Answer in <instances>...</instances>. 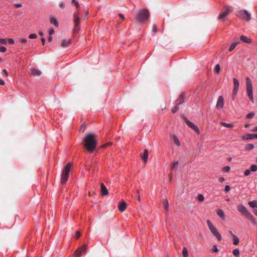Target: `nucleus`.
Masks as SVG:
<instances>
[{"instance_id":"obj_6","label":"nucleus","mask_w":257,"mask_h":257,"mask_svg":"<svg viewBox=\"0 0 257 257\" xmlns=\"http://www.w3.org/2000/svg\"><path fill=\"white\" fill-rule=\"evenodd\" d=\"M207 224L211 232L216 237L218 241H221L222 240L221 236L217 231L216 228L214 226L212 222L210 220H208L207 221Z\"/></svg>"},{"instance_id":"obj_30","label":"nucleus","mask_w":257,"mask_h":257,"mask_svg":"<svg viewBox=\"0 0 257 257\" xmlns=\"http://www.w3.org/2000/svg\"><path fill=\"white\" fill-rule=\"evenodd\" d=\"M220 124L226 127H232L233 126V124L232 123H227L223 121L220 122Z\"/></svg>"},{"instance_id":"obj_59","label":"nucleus","mask_w":257,"mask_h":257,"mask_svg":"<svg viewBox=\"0 0 257 257\" xmlns=\"http://www.w3.org/2000/svg\"><path fill=\"white\" fill-rule=\"evenodd\" d=\"M52 37L51 36H50L48 38V41L50 42L52 41Z\"/></svg>"},{"instance_id":"obj_50","label":"nucleus","mask_w":257,"mask_h":257,"mask_svg":"<svg viewBox=\"0 0 257 257\" xmlns=\"http://www.w3.org/2000/svg\"><path fill=\"white\" fill-rule=\"evenodd\" d=\"M111 144H112V143H111V142L107 143L103 145V146H102V148L106 147V146H110Z\"/></svg>"},{"instance_id":"obj_42","label":"nucleus","mask_w":257,"mask_h":257,"mask_svg":"<svg viewBox=\"0 0 257 257\" xmlns=\"http://www.w3.org/2000/svg\"><path fill=\"white\" fill-rule=\"evenodd\" d=\"M0 43L6 45L7 43V40L5 39H0Z\"/></svg>"},{"instance_id":"obj_47","label":"nucleus","mask_w":257,"mask_h":257,"mask_svg":"<svg viewBox=\"0 0 257 257\" xmlns=\"http://www.w3.org/2000/svg\"><path fill=\"white\" fill-rule=\"evenodd\" d=\"M237 93V91H236L235 92H234V90H233V92H232V100H234L235 97V96L236 95Z\"/></svg>"},{"instance_id":"obj_2","label":"nucleus","mask_w":257,"mask_h":257,"mask_svg":"<svg viewBox=\"0 0 257 257\" xmlns=\"http://www.w3.org/2000/svg\"><path fill=\"white\" fill-rule=\"evenodd\" d=\"M149 11L146 9H143L138 11L135 18L137 22L144 23L149 19Z\"/></svg>"},{"instance_id":"obj_24","label":"nucleus","mask_w":257,"mask_h":257,"mask_svg":"<svg viewBox=\"0 0 257 257\" xmlns=\"http://www.w3.org/2000/svg\"><path fill=\"white\" fill-rule=\"evenodd\" d=\"M51 24L54 25L55 27L58 26V22L55 17H51L50 19Z\"/></svg>"},{"instance_id":"obj_43","label":"nucleus","mask_w":257,"mask_h":257,"mask_svg":"<svg viewBox=\"0 0 257 257\" xmlns=\"http://www.w3.org/2000/svg\"><path fill=\"white\" fill-rule=\"evenodd\" d=\"M230 169V168L228 166H226L223 168V171L225 172H228Z\"/></svg>"},{"instance_id":"obj_29","label":"nucleus","mask_w":257,"mask_h":257,"mask_svg":"<svg viewBox=\"0 0 257 257\" xmlns=\"http://www.w3.org/2000/svg\"><path fill=\"white\" fill-rule=\"evenodd\" d=\"M232 237L233 238V244L234 245H237L239 242L238 238L234 234H232Z\"/></svg>"},{"instance_id":"obj_45","label":"nucleus","mask_w":257,"mask_h":257,"mask_svg":"<svg viewBox=\"0 0 257 257\" xmlns=\"http://www.w3.org/2000/svg\"><path fill=\"white\" fill-rule=\"evenodd\" d=\"M7 50V48L5 47H0V52H5Z\"/></svg>"},{"instance_id":"obj_53","label":"nucleus","mask_w":257,"mask_h":257,"mask_svg":"<svg viewBox=\"0 0 257 257\" xmlns=\"http://www.w3.org/2000/svg\"><path fill=\"white\" fill-rule=\"evenodd\" d=\"M16 8H21L22 6V5L21 4H16L15 5Z\"/></svg>"},{"instance_id":"obj_1","label":"nucleus","mask_w":257,"mask_h":257,"mask_svg":"<svg viewBox=\"0 0 257 257\" xmlns=\"http://www.w3.org/2000/svg\"><path fill=\"white\" fill-rule=\"evenodd\" d=\"M84 147L89 152H92L96 147V140L92 134H89L83 139Z\"/></svg>"},{"instance_id":"obj_38","label":"nucleus","mask_w":257,"mask_h":257,"mask_svg":"<svg viewBox=\"0 0 257 257\" xmlns=\"http://www.w3.org/2000/svg\"><path fill=\"white\" fill-rule=\"evenodd\" d=\"M179 109L178 105H177V103L176 104L175 106L172 109V112L174 113L177 112Z\"/></svg>"},{"instance_id":"obj_18","label":"nucleus","mask_w":257,"mask_h":257,"mask_svg":"<svg viewBox=\"0 0 257 257\" xmlns=\"http://www.w3.org/2000/svg\"><path fill=\"white\" fill-rule=\"evenodd\" d=\"M171 138L177 146H180V142L176 135L171 134Z\"/></svg>"},{"instance_id":"obj_13","label":"nucleus","mask_w":257,"mask_h":257,"mask_svg":"<svg viewBox=\"0 0 257 257\" xmlns=\"http://www.w3.org/2000/svg\"><path fill=\"white\" fill-rule=\"evenodd\" d=\"M72 43L71 39H64L62 41L61 43V47L62 48H67L70 46Z\"/></svg>"},{"instance_id":"obj_36","label":"nucleus","mask_w":257,"mask_h":257,"mask_svg":"<svg viewBox=\"0 0 257 257\" xmlns=\"http://www.w3.org/2000/svg\"><path fill=\"white\" fill-rule=\"evenodd\" d=\"M254 115H255V113L254 112H251L246 115V117L247 118H250L253 117Z\"/></svg>"},{"instance_id":"obj_9","label":"nucleus","mask_w":257,"mask_h":257,"mask_svg":"<svg viewBox=\"0 0 257 257\" xmlns=\"http://www.w3.org/2000/svg\"><path fill=\"white\" fill-rule=\"evenodd\" d=\"M87 248V245L84 244L82 246L80 247L74 252L75 257H79L81 254L85 253Z\"/></svg>"},{"instance_id":"obj_25","label":"nucleus","mask_w":257,"mask_h":257,"mask_svg":"<svg viewBox=\"0 0 257 257\" xmlns=\"http://www.w3.org/2000/svg\"><path fill=\"white\" fill-rule=\"evenodd\" d=\"M163 204L166 211L168 212L169 210V202L168 200L167 199L164 200L163 201Z\"/></svg>"},{"instance_id":"obj_28","label":"nucleus","mask_w":257,"mask_h":257,"mask_svg":"<svg viewBox=\"0 0 257 257\" xmlns=\"http://www.w3.org/2000/svg\"><path fill=\"white\" fill-rule=\"evenodd\" d=\"M254 148V146L252 144H248L245 146V150L247 151H250L253 149Z\"/></svg>"},{"instance_id":"obj_39","label":"nucleus","mask_w":257,"mask_h":257,"mask_svg":"<svg viewBox=\"0 0 257 257\" xmlns=\"http://www.w3.org/2000/svg\"><path fill=\"white\" fill-rule=\"evenodd\" d=\"M37 35L36 34H31L29 36L30 39H35L37 38Z\"/></svg>"},{"instance_id":"obj_34","label":"nucleus","mask_w":257,"mask_h":257,"mask_svg":"<svg viewBox=\"0 0 257 257\" xmlns=\"http://www.w3.org/2000/svg\"><path fill=\"white\" fill-rule=\"evenodd\" d=\"M232 253L234 256H238L239 255V250L238 249H235L233 250Z\"/></svg>"},{"instance_id":"obj_10","label":"nucleus","mask_w":257,"mask_h":257,"mask_svg":"<svg viewBox=\"0 0 257 257\" xmlns=\"http://www.w3.org/2000/svg\"><path fill=\"white\" fill-rule=\"evenodd\" d=\"M184 120L186 123L192 130H193L195 132H196L198 134L200 133L199 130L195 124L193 122L190 121L187 118L184 117Z\"/></svg>"},{"instance_id":"obj_60","label":"nucleus","mask_w":257,"mask_h":257,"mask_svg":"<svg viewBox=\"0 0 257 257\" xmlns=\"http://www.w3.org/2000/svg\"><path fill=\"white\" fill-rule=\"evenodd\" d=\"M5 84V81L3 80L2 79H0V85H4Z\"/></svg>"},{"instance_id":"obj_19","label":"nucleus","mask_w":257,"mask_h":257,"mask_svg":"<svg viewBox=\"0 0 257 257\" xmlns=\"http://www.w3.org/2000/svg\"><path fill=\"white\" fill-rule=\"evenodd\" d=\"M31 72L32 75H33L34 76H40L41 74V71L36 68H31Z\"/></svg>"},{"instance_id":"obj_40","label":"nucleus","mask_w":257,"mask_h":257,"mask_svg":"<svg viewBox=\"0 0 257 257\" xmlns=\"http://www.w3.org/2000/svg\"><path fill=\"white\" fill-rule=\"evenodd\" d=\"M20 42L21 43L25 44L27 43V40L26 38H21L20 39Z\"/></svg>"},{"instance_id":"obj_27","label":"nucleus","mask_w":257,"mask_h":257,"mask_svg":"<svg viewBox=\"0 0 257 257\" xmlns=\"http://www.w3.org/2000/svg\"><path fill=\"white\" fill-rule=\"evenodd\" d=\"M248 205L252 208H257V201H249L248 202Z\"/></svg>"},{"instance_id":"obj_23","label":"nucleus","mask_w":257,"mask_h":257,"mask_svg":"<svg viewBox=\"0 0 257 257\" xmlns=\"http://www.w3.org/2000/svg\"><path fill=\"white\" fill-rule=\"evenodd\" d=\"M217 215L222 219L224 220L225 219V215H224V212L221 209H218L217 211Z\"/></svg>"},{"instance_id":"obj_61","label":"nucleus","mask_w":257,"mask_h":257,"mask_svg":"<svg viewBox=\"0 0 257 257\" xmlns=\"http://www.w3.org/2000/svg\"><path fill=\"white\" fill-rule=\"evenodd\" d=\"M251 131L254 132H257V126H255L254 128H253Z\"/></svg>"},{"instance_id":"obj_31","label":"nucleus","mask_w":257,"mask_h":257,"mask_svg":"<svg viewBox=\"0 0 257 257\" xmlns=\"http://www.w3.org/2000/svg\"><path fill=\"white\" fill-rule=\"evenodd\" d=\"M178 162L177 161H176V162H174L172 165L171 166V170H175V169L177 168H178Z\"/></svg>"},{"instance_id":"obj_8","label":"nucleus","mask_w":257,"mask_h":257,"mask_svg":"<svg viewBox=\"0 0 257 257\" xmlns=\"http://www.w3.org/2000/svg\"><path fill=\"white\" fill-rule=\"evenodd\" d=\"M236 16L238 18L247 21H249L251 19L250 15L246 10H240L238 11L236 14Z\"/></svg>"},{"instance_id":"obj_4","label":"nucleus","mask_w":257,"mask_h":257,"mask_svg":"<svg viewBox=\"0 0 257 257\" xmlns=\"http://www.w3.org/2000/svg\"><path fill=\"white\" fill-rule=\"evenodd\" d=\"M72 165V163L70 162H69L67 164L64 169L63 170L62 174H61V183L62 184H65L69 177V174L70 170V168Z\"/></svg>"},{"instance_id":"obj_57","label":"nucleus","mask_w":257,"mask_h":257,"mask_svg":"<svg viewBox=\"0 0 257 257\" xmlns=\"http://www.w3.org/2000/svg\"><path fill=\"white\" fill-rule=\"evenodd\" d=\"M41 41H42V45H44L45 44V39L44 38H42L41 39Z\"/></svg>"},{"instance_id":"obj_17","label":"nucleus","mask_w":257,"mask_h":257,"mask_svg":"<svg viewBox=\"0 0 257 257\" xmlns=\"http://www.w3.org/2000/svg\"><path fill=\"white\" fill-rule=\"evenodd\" d=\"M101 194L103 196H106L108 194L107 189L103 183L101 184Z\"/></svg>"},{"instance_id":"obj_46","label":"nucleus","mask_w":257,"mask_h":257,"mask_svg":"<svg viewBox=\"0 0 257 257\" xmlns=\"http://www.w3.org/2000/svg\"><path fill=\"white\" fill-rule=\"evenodd\" d=\"M230 189V187L229 185H226L225 187V189H224V191L226 192H228Z\"/></svg>"},{"instance_id":"obj_20","label":"nucleus","mask_w":257,"mask_h":257,"mask_svg":"<svg viewBox=\"0 0 257 257\" xmlns=\"http://www.w3.org/2000/svg\"><path fill=\"white\" fill-rule=\"evenodd\" d=\"M233 80L234 83V88L233 90H234V92H235L236 91H238L239 86V81L235 78H233Z\"/></svg>"},{"instance_id":"obj_15","label":"nucleus","mask_w":257,"mask_h":257,"mask_svg":"<svg viewBox=\"0 0 257 257\" xmlns=\"http://www.w3.org/2000/svg\"><path fill=\"white\" fill-rule=\"evenodd\" d=\"M126 206L127 204L125 202H124V201H121L118 204V209L120 212H122L125 209Z\"/></svg>"},{"instance_id":"obj_58","label":"nucleus","mask_w":257,"mask_h":257,"mask_svg":"<svg viewBox=\"0 0 257 257\" xmlns=\"http://www.w3.org/2000/svg\"><path fill=\"white\" fill-rule=\"evenodd\" d=\"M119 17L122 20H124V16L122 14H119Z\"/></svg>"},{"instance_id":"obj_14","label":"nucleus","mask_w":257,"mask_h":257,"mask_svg":"<svg viewBox=\"0 0 257 257\" xmlns=\"http://www.w3.org/2000/svg\"><path fill=\"white\" fill-rule=\"evenodd\" d=\"M254 138L257 139V134H248L242 137V139L244 140H252Z\"/></svg>"},{"instance_id":"obj_16","label":"nucleus","mask_w":257,"mask_h":257,"mask_svg":"<svg viewBox=\"0 0 257 257\" xmlns=\"http://www.w3.org/2000/svg\"><path fill=\"white\" fill-rule=\"evenodd\" d=\"M185 93H182L176 101L177 105L183 103L184 102Z\"/></svg>"},{"instance_id":"obj_12","label":"nucleus","mask_w":257,"mask_h":257,"mask_svg":"<svg viewBox=\"0 0 257 257\" xmlns=\"http://www.w3.org/2000/svg\"><path fill=\"white\" fill-rule=\"evenodd\" d=\"M74 21V28L73 29V31L74 32H77V26L80 23V18L78 17V15L76 13H74L73 15Z\"/></svg>"},{"instance_id":"obj_55","label":"nucleus","mask_w":257,"mask_h":257,"mask_svg":"<svg viewBox=\"0 0 257 257\" xmlns=\"http://www.w3.org/2000/svg\"><path fill=\"white\" fill-rule=\"evenodd\" d=\"M218 180L219 182H222L225 180V179L223 177H220Z\"/></svg>"},{"instance_id":"obj_11","label":"nucleus","mask_w":257,"mask_h":257,"mask_svg":"<svg viewBox=\"0 0 257 257\" xmlns=\"http://www.w3.org/2000/svg\"><path fill=\"white\" fill-rule=\"evenodd\" d=\"M224 105V98L222 95H220L217 101L216 107L218 110L222 109Z\"/></svg>"},{"instance_id":"obj_49","label":"nucleus","mask_w":257,"mask_h":257,"mask_svg":"<svg viewBox=\"0 0 257 257\" xmlns=\"http://www.w3.org/2000/svg\"><path fill=\"white\" fill-rule=\"evenodd\" d=\"M8 41H9V42L10 44H14V43H15L14 40L13 39H12V38H9V39H8Z\"/></svg>"},{"instance_id":"obj_48","label":"nucleus","mask_w":257,"mask_h":257,"mask_svg":"<svg viewBox=\"0 0 257 257\" xmlns=\"http://www.w3.org/2000/svg\"><path fill=\"white\" fill-rule=\"evenodd\" d=\"M81 233L79 231H76V237L77 238H78L80 236Z\"/></svg>"},{"instance_id":"obj_7","label":"nucleus","mask_w":257,"mask_h":257,"mask_svg":"<svg viewBox=\"0 0 257 257\" xmlns=\"http://www.w3.org/2000/svg\"><path fill=\"white\" fill-rule=\"evenodd\" d=\"M246 89L248 96L251 101V102L253 103L254 99L253 97V89L251 82L249 77H246Z\"/></svg>"},{"instance_id":"obj_41","label":"nucleus","mask_w":257,"mask_h":257,"mask_svg":"<svg viewBox=\"0 0 257 257\" xmlns=\"http://www.w3.org/2000/svg\"><path fill=\"white\" fill-rule=\"evenodd\" d=\"M250 170H246L244 172V174L246 176H249L250 175Z\"/></svg>"},{"instance_id":"obj_21","label":"nucleus","mask_w":257,"mask_h":257,"mask_svg":"<svg viewBox=\"0 0 257 257\" xmlns=\"http://www.w3.org/2000/svg\"><path fill=\"white\" fill-rule=\"evenodd\" d=\"M142 158L145 163H146L148 159V151L147 150H145L143 155L142 156Z\"/></svg>"},{"instance_id":"obj_26","label":"nucleus","mask_w":257,"mask_h":257,"mask_svg":"<svg viewBox=\"0 0 257 257\" xmlns=\"http://www.w3.org/2000/svg\"><path fill=\"white\" fill-rule=\"evenodd\" d=\"M239 42H235L234 43H233L231 46H230L229 49H228V51L229 52H231L232 51H233L234 48H235V47L237 46V44H239Z\"/></svg>"},{"instance_id":"obj_33","label":"nucleus","mask_w":257,"mask_h":257,"mask_svg":"<svg viewBox=\"0 0 257 257\" xmlns=\"http://www.w3.org/2000/svg\"><path fill=\"white\" fill-rule=\"evenodd\" d=\"M214 72L216 73H219L220 72V66L219 64H217L214 69Z\"/></svg>"},{"instance_id":"obj_56","label":"nucleus","mask_w":257,"mask_h":257,"mask_svg":"<svg viewBox=\"0 0 257 257\" xmlns=\"http://www.w3.org/2000/svg\"><path fill=\"white\" fill-rule=\"evenodd\" d=\"M3 72L5 74V75H6V76H8V72L7 71L6 69H3Z\"/></svg>"},{"instance_id":"obj_52","label":"nucleus","mask_w":257,"mask_h":257,"mask_svg":"<svg viewBox=\"0 0 257 257\" xmlns=\"http://www.w3.org/2000/svg\"><path fill=\"white\" fill-rule=\"evenodd\" d=\"M50 35H51L54 33V30L53 29H50L49 31Z\"/></svg>"},{"instance_id":"obj_44","label":"nucleus","mask_w":257,"mask_h":257,"mask_svg":"<svg viewBox=\"0 0 257 257\" xmlns=\"http://www.w3.org/2000/svg\"><path fill=\"white\" fill-rule=\"evenodd\" d=\"M213 252H218V249L217 246L216 245H213Z\"/></svg>"},{"instance_id":"obj_64","label":"nucleus","mask_w":257,"mask_h":257,"mask_svg":"<svg viewBox=\"0 0 257 257\" xmlns=\"http://www.w3.org/2000/svg\"><path fill=\"white\" fill-rule=\"evenodd\" d=\"M169 180H170V181H172V174H170V178H169Z\"/></svg>"},{"instance_id":"obj_51","label":"nucleus","mask_w":257,"mask_h":257,"mask_svg":"<svg viewBox=\"0 0 257 257\" xmlns=\"http://www.w3.org/2000/svg\"><path fill=\"white\" fill-rule=\"evenodd\" d=\"M72 2L73 3H74L75 4L77 8L79 7V3L77 2L76 1V0H72Z\"/></svg>"},{"instance_id":"obj_63","label":"nucleus","mask_w":257,"mask_h":257,"mask_svg":"<svg viewBox=\"0 0 257 257\" xmlns=\"http://www.w3.org/2000/svg\"><path fill=\"white\" fill-rule=\"evenodd\" d=\"M253 213L257 216V209H254L253 210Z\"/></svg>"},{"instance_id":"obj_5","label":"nucleus","mask_w":257,"mask_h":257,"mask_svg":"<svg viewBox=\"0 0 257 257\" xmlns=\"http://www.w3.org/2000/svg\"><path fill=\"white\" fill-rule=\"evenodd\" d=\"M231 11L230 7L229 6H225L224 7V10H221L217 19L221 22H224L227 20V17L230 13Z\"/></svg>"},{"instance_id":"obj_35","label":"nucleus","mask_w":257,"mask_h":257,"mask_svg":"<svg viewBox=\"0 0 257 257\" xmlns=\"http://www.w3.org/2000/svg\"><path fill=\"white\" fill-rule=\"evenodd\" d=\"M250 171L252 172H255L257 171V165H252L250 166Z\"/></svg>"},{"instance_id":"obj_62","label":"nucleus","mask_w":257,"mask_h":257,"mask_svg":"<svg viewBox=\"0 0 257 257\" xmlns=\"http://www.w3.org/2000/svg\"><path fill=\"white\" fill-rule=\"evenodd\" d=\"M39 35H40L41 36H42V37L44 36V33H43V32H40L39 33Z\"/></svg>"},{"instance_id":"obj_32","label":"nucleus","mask_w":257,"mask_h":257,"mask_svg":"<svg viewBox=\"0 0 257 257\" xmlns=\"http://www.w3.org/2000/svg\"><path fill=\"white\" fill-rule=\"evenodd\" d=\"M182 254H183V257H188V253L187 248L186 247H184L183 248Z\"/></svg>"},{"instance_id":"obj_22","label":"nucleus","mask_w":257,"mask_h":257,"mask_svg":"<svg viewBox=\"0 0 257 257\" xmlns=\"http://www.w3.org/2000/svg\"><path fill=\"white\" fill-rule=\"evenodd\" d=\"M240 40H241L242 41L247 43H250L251 42V40L250 39H249L243 35L241 36L240 37Z\"/></svg>"},{"instance_id":"obj_54","label":"nucleus","mask_w":257,"mask_h":257,"mask_svg":"<svg viewBox=\"0 0 257 257\" xmlns=\"http://www.w3.org/2000/svg\"><path fill=\"white\" fill-rule=\"evenodd\" d=\"M59 7H60V8H61V9H64V7H65V5H64V4H63V3H60V4H59Z\"/></svg>"},{"instance_id":"obj_3","label":"nucleus","mask_w":257,"mask_h":257,"mask_svg":"<svg viewBox=\"0 0 257 257\" xmlns=\"http://www.w3.org/2000/svg\"><path fill=\"white\" fill-rule=\"evenodd\" d=\"M238 211L241 213L245 217L250 220L253 224H256V222L253 218L252 215L249 212L246 208L242 204L237 206Z\"/></svg>"},{"instance_id":"obj_37","label":"nucleus","mask_w":257,"mask_h":257,"mask_svg":"<svg viewBox=\"0 0 257 257\" xmlns=\"http://www.w3.org/2000/svg\"><path fill=\"white\" fill-rule=\"evenodd\" d=\"M204 196H203V195L200 194V195H198V200L199 201L202 202V201H203L204 200Z\"/></svg>"}]
</instances>
